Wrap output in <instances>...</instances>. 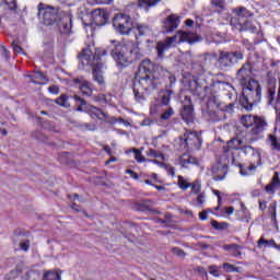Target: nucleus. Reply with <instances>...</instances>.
<instances>
[{"label": "nucleus", "instance_id": "1", "mask_svg": "<svg viewBox=\"0 0 280 280\" xmlns=\"http://www.w3.org/2000/svg\"><path fill=\"white\" fill-rule=\"evenodd\" d=\"M167 70L161 66L154 65L150 59L141 61L139 69L136 73V80L133 83V95L135 98L143 104L145 102V95L142 91H154L159 86V80L164 78Z\"/></svg>", "mask_w": 280, "mask_h": 280}, {"label": "nucleus", "instance_id": "2", "mask_svg": "<svg viewBox=\"0 0 280 280\" xmlns=\"http://www.w3.org/2000/svg\"><path fill=\"white\" fill-rule=\"evenodd\" d=\"M38 16L43 21L44 25L50 26L57 23L61 34H71V5L61 4L58 9L45 3L38 4Z\"/></svg>", "mask_w": 280, "mask_h": 280}, {"label": "nucleus", "instance_id": "3", "mask_svg": "<svg viewBox=\"0 0 280 280\" xmlns=\"http://www.w3.org/2000/svg\"><path fill=\"white\" fill-rule=\"evenodd\" d=\"M102 56H108V49L96 48L95 52L91 48H84L79 54V61L83 67H92L93 69V80L97 82L100 86H105L104 74L102 73V63H100V58Z\"/></svg>", "mask_w": 280, "mask_h": 280}, {"label": "nucleus", "instance_id": "4", "mask_svg": "<svg viewBox=\"0 0 280 280\" xmlns=\"http://www.w3.org/2000/svg\"><path fill=\"white\" fill-rule=\"evenodd\" d=\"M110 56L118 65H130L139 58V45L133 42L112 40Z\"/></svg>", "mask_w": 280, "mask_h": 280}, {"label": "nucleus", "instance_id": "5", "mask_svg": "<svg viewBox=\"0 0 280 280\" xmlns=\"http://www.w3.org/2000/svg\"><path fill=\"white\" fill-rule=\"evenodd\" d=\"M199 40H202V38L196 35V33L177 31L174 36L166 37L164 42L158 43V58H163L165 51L175 45H179L180 43H189V45H194V43H199Z\"/></svg>", "mask_w": 280, "mask_h": 280}, {"label": "nucleus", "instance_id": "6", "mask_svg": "<svg viewBox=\"0 0 280 280\" xmlns=\"http://www.w3.org/2000/svg\"><path fill=\"white\" fill-rule=\"evenodd\" d=\"M243 108L246 110H253V106L261 102V85L255 80H249L243 84Z\"/></svg>", "mask_w": 280, "mask_h": 280}, {"label": "nucleus", "instance_id": "7", "mask_svg": "<svg viewBox=\"0 0 280 280\" xmlns=\"http://www.w3.org/2000/svg\"><path fill=\"white\" fill-rule=\"evenodd\" d=\"M213 58L217 60L219 69L226 71V69H231V67L240 62V60H244V54L240 51L219 50V52L207 54L206 62L213 60Z\"/></svg>", "mask_w": 280, "mask_h": 280}, {"label": "nucleus", "instance_id": "8", "mask_svg": "<svg viewBox=\"0 0 280 280\" xmlns=\"http://www.w3.org/2000/svg\"><path fill=\"white\" fill-rule=\"evenodd\" d=\"M113 26L119 34H130L135 24H132V18L125 13H119L114 16Z\"/></svg>", "mask_w": 280, "mask_h": 280}, {"label": "nucleus", "instance_id": "9", "mask_svg": "<svg viewBox=\"0 0 280 280\" xmlns=\"http://www.w3.org/2000/svg\"><path fill=\"white\" fill-rule=\"evenodd\" d=\"M200 145H202V139L196 131H186L180 138V147L184 150H200Z\"/></svg>", "mask_w": 280, "mask_h": 280}, {"label": "nucleus", "instance_id": "10", "mask_svg": "<svg viewBox=\"0 0 280 280\" xmlns=\"http://www.w3.org/2000/svg\"><path fill=\"white\" fill-rule=\"evenodd\" d=\"M267 104L275 108L276 114L280 117V78H279V88H278V95H277V86L275 84H270L267 88V95H266Z\"/></svg>", "mask_w": 280, "mask_h": 280}, {"label": "nucleus", "instance_id": "11", "mask_svg": "<svg viewBox=\"0 0 280 280\" xmlns=\"http://www.w3.org/2000/svg\"><path fill=\"white\" fill-rule=\"evenodd\" d=\"M241 152L245 154V156H250V165L249 170H257L259 165H261V152H259V149H255L252 145L245 144L242 147Z\"/></svg>", "mask_w": 280, "mask_h": 280}, {"label": "nucleus", "instance_id": "12", "mask_svg": "<svg viewBox=\"0 0 280 280\" xmlns=\"http://www.w3.org/2000/svg\"><path fill=\"white\" fill-rule=\"evenodd\" d=\"M179 25L180 16L178 14H171L163 21L162 27L165 34H172V32H176V30H178Z\"/></svg>", "mask_w": 280, "mask_h": 280}, {"label": "nucleus", "instance_id": "13", "mask_svg": "<svg viewBox=\"0 0 280 280\" xmlns=\"http://www.w3.org/2000/svg\"><path fill=\"white\" fill-rule=\"evenodd\" d=\"M182 117L186 124H191V121H194V105L191 104V97L185 96V98L182 101Z\"/></svg>", "mask_w": 280, "mask_h": 280}, {"label": "nucleus", "instance_id": "14", "mask_svg": "<svg viewBox=\"0 0 280 280\" xmlns=\"http://www.w3.org/2000/svg\"><path fill=\"white\" fill-rule=\"evenodd\" d=\"M252 75H253V66L250 65V61L245 62L236 73V78L242 85L248 84V81L253 80L250 79Z\"/></svg>", "mask_w": 280, "mask_h": 280}, {"label": "nucleus", "instance_id": "15", "mask_svg": "<svg viewBox=\"0 0 280 280\" xmlns=\"http://www.w3.org/2000/svg\"><path fill=\"white\" fill-rule=\"evenodd\" d=\"M73 85L81 91L83 95L91 97L93 95V84L86 81L84 78L73 80Z\"/></svg>", "mask_w": 280, "mask_h": 280}, {"label": "nucleus", "instance_id": "16", "mask_svg": "<svg viewBox=\"0 0 280 280\" xmlns=\"http://www.w3.org/2000/svg\"><path fill=\"white\" fill-rule=\"evenodd\" d=\"M246 143V139L244 138H232L231 140L228 141L226 147L223 148V152H225V154L231 153V150H241L242 148H244V144Z\"/></svg>", "mask_w": 280, "mask_h": 280}, {"label": "nucleus", "instance_id": "17", "mask_svg": "<svg viewBox=\"0 0 280 280\" xmlns=\"http://www.w3.org/2000/svg\"><path fill=\"white\" fill-rule=\"evenodd\" d=\"M85 110L86 113H89V115H91L92 117H96L101 121H104V119H108V115L106 113L102 112V109L93 105L85 106Z\"/></svg>", "mask_w": 280, "mask_h": 280}, {"label": "nucleus", "instance_id": "18", "mask_svg": "<svg viewBox=\"0 0 280 280\" xmlns=\"http://www.w3.org/2000/svg\"><path fill=\"white\" fill-rule=\"evenodd\" d=\"M178 162L182 165V167H185L186 170L189 168V165H198V159L194 158L188 153L182 154L178 158Z\"/></svg>", "mask_w": 280, "mask_h": 280}, {"label": "nucleus", "instance_id": "19", "mask_svg": "<svg viewBox=\"0 0 280 280\" xmlns=\"http://www.w3.org/2000/svg\"><path fill=\"white\" fill-rule=\"evenodd\" d=\"M280 187V178H279V173H275L271 182L265 187V191L267 194H275L277 189Z\"/></svg>", "mask_w": 280, "mask_h": 280}, {"label": "nucleus", "instance_id": "20", "mask_svg": "<svg viewBox=\"0 0 280 280\" xmlns=\"http://www.w3.org/2000/svg\"><path fill=\"white\" fill-rule=\"evenodd\" d=\"M232 12L233 14H235V16H237L238 23H244L242 19H250V16H253V13H250V11H248V9H246L245 7L233 9Z\"/></svg>", "mask_w": 280, "mask_h": 280}, {"label": "nucleus", "instance_id": "21", "mask_svg": "<svg viewBox=\"0 0 280 280\" xmlns=\"http://www.w3.org/2000/svg\"><path fill=\"white\" fill-rule=\"evenodd\" d=\"M266 126H268V124H266V120L256 117L254 128L252 129L253 135H259V132H264V130H266Z\"/></svg>", "mask_w": 280, "mask_h": 280}, {"label": "nucleus", "instance_id": "22", "mask_svg": "<svg viewBox=\"0 0 280 280\" xmlns=\"http://www.w3.org/2000/svg\"><path fill=\"white\" fill-rule=\"evenodd\" d=\"M133 30L139 34V36H148L152 34V31L150 30V26L145 24H135Z\"/></svg>", "mask_w": 280, "mask_h": 280}, {"label": "nucleus", "instance_id": "23", "mask_svg": "<svg viewBox=\"0 0 280 280\" xmlns=\"http://www.w3.org/2000/svg\"><path fill=\"white\" fill-rule=\"evenodd\" d=\"M262 246L264 248H279V245H277L275 240L267 241L266 238L260 237L258 241V248H261Z\"/></svg>", "mask_w": 280, "mask_h": 280}, {"label": "nucleus", "instance_id": "24", "mask_svg": "<svg viewBox=\"0 0 280 280\" xmlns=\"http://www.w3.org/2000/svg\"><path fill=\"white\" fill-rule=\"evenodd\" d=\"M257 119V117L253 116V115H244L241 117V124L245 127V128H250L253 126H255V120Z\"/></svg>", "mask_w": 280, "mask_h": 280}, {"label": "nucleus", "instance_id": "25", "mask_svg": "<svg viewBox=\"0 0 280 280\" xmlns=\"http://www.w3.org/2000/svg\"><path fill=\"white\" fill-rule=\"evenodd\" d=\"M237 25L240 26V32H248L249 31L253 34H255V32H257V26H254L248 21L238 22Z\"/></svg>", "mask_w": 280, "mask_h": 280}, {"label": "nucleus", "instance_id": "26", "mask_svg": "<svg viewBox=\"0 0 280 280\" xmlns=\"http://www.w3.org/2000/svg\"><path fill=\"white\" fill-rule=\"evenodd\" d=\"M161 3V0H139V7L144 8V10L148 12L150 8H154V5H159Z\"/></svg>", "mask_w": 280, "mask_h": 280}, {"label": "nucleus", "instance_id": "27", "mask_svg": "<svg viewBox=\"0 0 280 280\" xmlns=\"http://www.w3.org/2000/svg\"><path fill=\"white\" fill-rule=\"evenodd\" d=\"M160 103L162 106H168L170 102L172 100V91L166 90L165 92H163L162 94H160Z\"/></svg>", "mask_w": 280, "mask_h": 280}, {"label": "nucleus", "instance_id": "28", "mask_svg": "<svg viewBox=\"0 0 280 280\" xmlns=\"http://www.w3.org/2000/svg\"><path fill=\"white\" fill-rule=\"evenodd\" d=\"M28 78L31 79V82H33V84H43V82H45L46 80L45 74L38 71L34 74L28 75Z\"/></svg>", "mask_w": 280, "mask_h": 280}, {"label": "nucleus", "instance_id": "29", "mask_svg": "<svg viewBox=\"0 0 280 280\" xmlns=\"http://www.w3.org/2000/svg\"><path fill=\"white\" fill-rule=\"evenodd\" d=\"M161 106H163L161 100L155 98L150 105V115H159Z\"/></svg>", "mask_w": 280, "mask_h": 280}, {"label": "nucleus", "instance_id": "30", "mask_svg": "<svg viewBox=\"0 0 280 280\" xmlns=\"http://www.w3.org/2000/svg\"><path fill=\"white\" fill-rule=\"evenodd\" d=\"M190 194H194V196H198L202 194V185L200 184V180L196 179L195 182L190 183Z\"/></svg>", "mask_w": 280, "mask_h": 280}, {"label": "nucleus", "instance_id": "31", "mask_svg": "<svg viewBox=\"0 0 280 280\" xmlns=\"http://www.w3.org/2000/svg\"><path fill=\"white\" fill-rule=\"evenodd\" d=\"M43 280H61V277L58 271H47L44 273Z\"/></svg>", "mask_w": 280, "mask_h": 280}, {"label": "nucleus", "instance_id": "32", "mask_svg": "<svg viewBox=\"0 0 280 280\" xmlns=\"http://www.w3.org/2000/svg\"><path fill=\"white\" fill-rule=\"evenodd\" d=\"M177 185H178L179 189H183L184 191H187V189H189V187H191V183L187 182V179H185L180 175L178 176Z\"/></svg>", "mask_w": 280, "mask_h": 280}, {"label": "nucleus", "instance_id": "33", "mask_svg": "<svg viewBox=\"0 0 280 280\" xmlns=\"http://www.w3.org/2000/svg\"><path fill=\"white\" fill-rule=\"evenodd\" d=\"M268 139L272 150H277V152H280L279 139H277V137L273 135H269Z\"/></svg>", "mask_w": 280, "mask_h": 280}, {"label": "nucleus", "instance_id": "34", "mask_svg": "<svg viewBox=\"0 0 280 280\" xmlns=\"http://www.w3.org/2000/svg\"><path fill=\"white\" fill-rule=\"evenodd\" d=\"M211 225L213 229H215L217 231H224V229H229V223L226 222H218V221H212Z\"/></svg>", "mask_w": 280, "mask_h": 280}, {"label": "nucleus", "instance_id": "35", "mask_svg": "<svg viewBox=\"0 0 280 280\" xmlns=\"http://www.w3.org/2000/svg\"><path fill=\"white\" fill-rule=\"evenodd\" d=\"M211 5L215 8L217 12H223L224 10V0H212Z\"/></svg>", "mask_w": 280, "mask_h": 280}, {"label": "nucleus", "instance_id": "36", "mask_svg": "<svg viewBox=\"0 0 280 280\" xmlns=\"http://www.w3.org/2000/svg\"><path fill=\"white\" fill-rule=\"evenodd\" d=\"M94 100L101 102V104H110V95L98 94Z\"/></svg>", "mask_w": 280, "mask_h": 280}, {"label": "nucleus", "instance_id": "37", "mask_svg": "<svg viewBox=\"0 0 280 280\" xmlns=\"http://www.w3.org/2000/svg\"><path fill=\"white\" fill-rule=\"evenodd\" d=\"M56 103L59 106H63V108H69V97H67V95H61L59 98L56 100Z\"/></svg>", "mask_w": 280, "mask_h": 280}, {"label": "nucleus", "instance_id": "38", "mask_svg": "<svg viewBox=\"0 0 280 280\" xmlns=\"http://www.w3.org/2000/svg\"><path fill=\"white\" fill-rule=\"evenodd\" d=\"M147 156H149L150 159H163V153L156 152L153 149H149L147 151Z\"/></svg>", "mask_w": 280, "mask_h": 280}, {"label": "nucleus", "instance_id": "39", "mask_svg": "<svg viewBox=\"0 0 280 280\" xmlns=\"http://www.w3.org/2000/svg\"><path fill=\"white\" fill-rule=\"evenodd\" d=\"M73 97H74L77 104H79V106L77 107V110L82 112L83 110L82 106H86V102L78 95H74Z\"/></svg>", "mask_w": 280, "mask_h": 280}, {"label": "nucleus", "instance_id": "40", "mask_svg": "<svg viewBox=\"0 0 280 280\" xmlns=\"http://www.w3.org/2000/svg\"><path fill=\"white\" fill-rule=\"evenodd\" d=\"M135 159L138 163H145V158H143V154L139 151V149H133Z\"/></svg>", "mask_w": 280, "mask_h": 280}, {"label": "nucleus", "instance_id": "41", "mask_svg": "<svg viewBox=\"0 0 280 280\" xmlns=\"http://www.w3.org/2000/svg\"><path fill=\"white\" fill-rule=\"evenodd\" d=\"M20 248L24 250V253H27V250H30V240L20 241Z\"/></svg>", "mask_w": 280, "mask_h": 280}, {"label": "nucleus", "instance_id": "42", "mask_svg": "<svg viewBox=\"0 0 280 280\" xmlns=\"http://www.w3.org/2000/svg\"><path fill=\"white\" fill-rule=\"evenodd\" d=\"M5 5H8L9 10H16V2L14 0H2Z\"/></svg>", "mask_w": 280, "mask_h": 280}, {"label": "nucleus", "instance_id": "43", "mask_svg": "<svg viewBox=\"0 0 280 280\" xmlns=\"http://www.w3.org/2000/svg\"><path fill=\"white\" fill-rule=\"evenodd\" d=\"M104 16H106V13L102 10H95L93 13L94 21H97V19H104Z\"/></svg>", "mask_w": 280, "mask_h": 280}, {"label": "nucleus", "instance_id": "44", "mask_svg": "<svg viewBox=\"0 0 280 280\" xmlns=\"http://www.w3.org/2000/svg\"><path fill=\"white\" fill-rule=\"evenodd\" d=\"M173 255H176L177 257H185V250L178 248V247H173L172 248Z\"/></svg>", "mask_w": 280, "mask_h": 280}, {"label": "nucleus", "instance_id": "45", "mask_svg": "<svg viewBox=\"0 0 280 280\" xmlns=\"http://www.w3.org/2000/svg\"><path fill=\"white\" fill-rule=\"evenodd\" d=\"M209 272L212 277H220V271L218 270V266L212 265L209 267Z\"/></svg>", "mask_w": 280, "mask_h": 280}, {"label": "nucleus", "instance_id": "46", "mask_svg": "<svg viewBox=\"0 0 280 280\" xmlns=\"http://www.w3.org/2000/svg\"><path fill=\"white\" fill-rule=\"evenodd\" d=\"M269 210L271 212V218L272 220H277V202H273L270 207Z\"/></svg>", "mask_w": 280, "mask_h": 280}, {"label": "nucleus", "instance_id": "47", "mask_svg": "<svg viewBox=\"0 0 280 280\" xmlns=\"http://www.w3.org/2000/svg\"><path fill=\"white\" fill-rule=\"evenodd\" d=\"M83 25L85 27L86 34H90V36H93V23L83 22Z\"/></svg>", "mask_w": 280, "mask_h": 280}, {"label": "nucleus", "instance_id": "48", "mask_svg": "<svg viewBox=\"0 0 280 280\" xmlns=\"http://www.w3.org/2000/svg\"><path fill=\"white\" fill-rule=\"evenodd\" d=\"M174 115V109L168 108L166 112H164L161 116V119H170Z\"/></svg>", "mask_w": 280, "mask_h": 280}, {"label": "nucleus", "instance_id": "49", "mask_svg": "<svg viewBox=\"0 0 280 280\" xmlns=\"http://www.w3.org/2000/svg\"><path fill=\"white\" fill-rule=\"evenodd\" d=\"M205 194L200 192L199 195H197V205H199L200 207H202V205H205Z\"/></svg>", "mask_w": 280, "mask_h": 280}, {"label": "nucleus", "instance_id": "50", "mask_svg": "<svg viewBox=\"0 0 280 280\" xmlns=\"http://www.w3.org/2000/svg\"><path fill=\"white\" fill-rule=\"evenodd\" d=\"M241 248H242V246H240V245H230V246H228L229 250H235V253H237L236 255H238V256L242 255V252H240Z\"/></svg>", "mask_w": 280, "mask_h": 280}, {"label": "nucleus", "instance_id": "51", "mask_svg": "<svg viewBox=\"0 0 280 280\" xmlns=\"http://www.w3.org/2000/svg\"><path fill=\"white\" fill-rule=\"evenodd\" d=\"M126 174H129L130 178H133V180H138L139 179V174H137V172H135L132 170H127Z\"/></svg>", "mask_w": 280, "mask_h": 280}, {"label": "nucleus", "instance_id": "52", "mask_svg": "<svg viewBox=\"0 0 280 280\" xmlns=\"http://www.w3.org/2000/svg\"><path fill=\"white\" fill-rule=\"evenodd\" d=\"M12 47L15 54H23V48L16 42H13Z\"/></svg>", "mask_w": 280, "mask_h": 280}, {"label": "nucleus", "instance_id": "53", "mask_svg": "<svg viewBox=\"0 0 280 280\" xmlns=\"http://www.w3.org/2000/svg\"><path fill=\"white\" fill-rule=\"evenodd\" d=\"M223 269L225 270V272H233L234 266L229 264V262H224L223 264Z\"/></svg>", "mask_w": 280, "mask_h": 280}, {"label": "nucleus", "instance_id": "54", "mask_svg": "<svg viewBox=\"0 0 280 280\" xmlns=\"http://www.w3.org/2000/svg\"><path fill=\"white\" fill-rule=\"evenodd\" d=\"M48 91H49V93H52V95H58L60 89L58 86H56V85H50L48 88Z\"/></svg>", "mask_w": 280, "mask_h": 280}, {"label": "nucleus", "instance_id": "55", "mask_svg": "<svg viewBox=\"0 0 280 280\" xmlns=\"http://www.w3.org/2000/svg\"><path fill=\"white\" fill-rule=\"evenodd\" d=\"M59 159L61 163H69V153H61Z\"/></svg>", "mask_w": 280, "mask_h": 280}, {"label": "nucleus", "instance_id": "56", "mask_svg": "<svg viewBox=\"0 0 280 280\" xmlns=\"http://www.w3.org/2000/svg\"><path fill=\"white\" fill-rule=\"evenodd\" d=\"M44 127L52 132H56V126H54L51 122H45Z\"/></svg>", "mask_w": 280, "mask_h": 280}, {"label": "nucleus", "instance_id": "57", "mask_svg": "<svg viewBox=\"0 0 280 280\" xmlns=\"http://www.w3.org/2000/svg\"><path fill=\"white\" fill-rule=\"evenodd\" d=\"M18 276H19V271H18V270L11 271V272L9 273L8 280L16 279Z\"/></svg>", "mask_w": 280, "mask_h": 280}, {"label": "nucleus", "instance_id": "58", "mask_svg": "<svg viewBox=\"0 0 280 280\" xmlns=\"http://www.w3.org/2000/svg\"><path fill=\"white\" fill-rule=\"evenodd\" d=\"M259 209L260 211H266V209H268L265 200H259Z\"/></svg>", "mask_w": 280, "mask_h": 280}, {"label": "nucleus", "instance_id": "59", "mask_svg": "<svg viewBox=\"0 0 280 280\" xmlns=\"http://www.w3.org/2000/svg\"><path fill=\"white\" fill-rule=\"evenodd\" d=\"M167 174H168L170 176H176V168H174L173 166H170V167L167 168Z\"/></svg>", "mask_w": 280, "mask_h": 280}, {"label": "nucleus", "instance_id": "60", "mask_svg": "<svg viewBox=\"0 0 280 280\" xmlns=\"http://www.w3.org/2000/svg\"><path fill=\"white\" fill-rule=\"evenodd\" d=\"M117 121L118 124H122L126 127L130 126V122L124 118H118Z\"/></svg>", "mask_w": 280, "mask_h": 280}, {"label": "nucleus", "instance_id": "61", "mask_svg": "<svg viewBox=\"0 0 280 280\" xmlns=\"http://www.w3.org/2000/svg\"><path fill=\"white\" fill-rule=\"evenodd\" d=\"M234 211H235V208H233V207L225 208V213L228 215H233Z\"/></svg>", "mask_w": 280, "mask_h": 280}, {"label": "nucleus", "instance_id": "62", "mask_svg": "<svg viewBox=\"0 0 280 280\" xmlns=\"http://www.w3.org/2000/svg\"><path fill=\"white\" fill-rule=\"evenodd\" d=\"M96 3H101L103 5H108L113 0H94Z\"/></svg>", "mask_w": 280, "mask_h": 280}, {"label": "nucleus", "instance_id": "63", "mask_svg": "<svg viewBox=\"0 0 280 280\" xmlns=\"http://www.w3.org/2000/svg\"><path fill=\"white\" fill-rule=\"evenodd\" d=\"M207 218H208L207 211H202V212L199 213V219L200 220L205 221V220H207Z\"/></svg>", "mask_w": 280, "mask_h": 280}, {"label": "nucleus", "instance_id": "64", "mask_svg": "<svg viewBox=\"0 0 280 280\" xmlns=\"http://www.w3.org/2000/svg\"><path fill=\"white\" fill-rule=\"evenodd\" d=\"M213 194L215 197H218L219 205H220V202H222V197L220 196V190H213Z\"/></svg>", "mask_w": 280, "mask_h": 280}]
</instances>
